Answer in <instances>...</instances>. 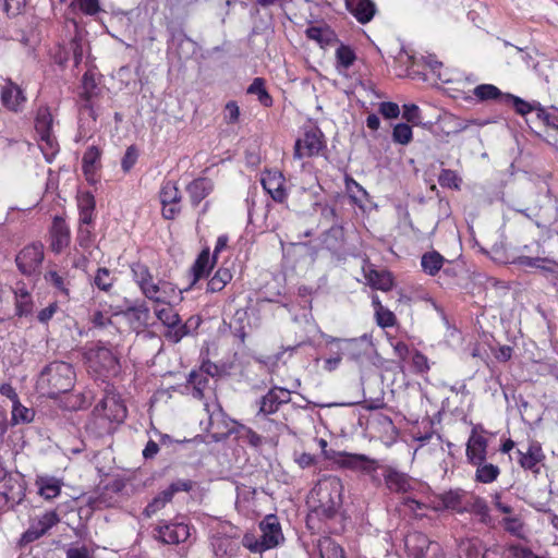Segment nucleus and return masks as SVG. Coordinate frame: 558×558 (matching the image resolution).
Instances as JSON below:
<instances>
[{
    "mask_svg": "<svg viewBox=\"0 0 558 558\" xmlns=\"http://www.w3.org/2000/svg\"><path fill=\"white\" fill-rule=\"evenodd\" d=\"M12 423L14 425L28 424L34 421L35 410L23 405L20 400L12 404Z\"/></svg>",
    "mask_w": 558,
    "mask_h": 558,
    "instance_id": "nucleus-45",
    "label": "nucleus"
},
{
    "mask_svg": "<svg viewBox=\"0 0 558 558\" xmlns=\"http://www.w3.org/2000/svg\"><path fill=\"white\" fill-rule=\"evenodd\" d=\"M326 343H338L344 357L353 361H360L373 351V343L371 337L367 335L353 339H339L328 336Z\"/></svg>",
    "mask_w": 558,
    "mask_h": 558,
    "instance_id": "nucleus-12",
    "label": "nucleus"
},
{
    "mask_svg": "<svg viewBox=\"0 0 558 558\" xmlns=\"http://www.w3.org/2000/svg\"><path fill=\"white\" fill-rule=\"evenodd\" d=\"M473 94L480 101L499 100L505 104V94L493 84H480L473 89Z\"/></svg>",
    "mask_w": 558,
    "mask_h": 558,
    "instance_id": "nucleus-39",
    "label": "nucleus"
},
{
    "mask_svg": "<svg viewBox=\"0 0 558 558\" xmlns=\"http://www.w3.org/2000/svg\"><path fill=\"white\" fill-rule=\"evenodd\" d=\"M100 106L96 100H81L78 108V131L75 142H84L93 136L97 130V118Z\"/></svg>",
    "mask_w": 558,
    "mask_h": 558,
    "instance_id": "nucleus-8",
    "label": "nucleus"
},
{
    "mask_svg": "<svg viewBox=\"0 0 558 558\" xmlns=\"http://www.w3.org/2000/svg\"><path fill=\"white\" fill-rule=\"evenodd\" d=\"M75 381V373L71 364L54 361L39 373L36 389L44 396L57 398L60 393L70 391Z\"/></svg>",
    "mask_w": 558,
    "mask_h": 558,
    "instance_id": "nucleus-2",
    "label": "nucleus"
},
{
    "mask_svg": "<svg viewBox=\"0 0 558 558\" xmlns=\"http://www.w3.org/2000/svg\"><path fill=\"white\" fill-rule=\"evenodd\" d=\"M472 465L475 468L474 481L481 484H490L495 482L500 474L499 466L487 462V460Z\"/></svg>",
    "mask_w": 558,
    "mask_h": 558,
    "instance_id": "nucleus-33",
    "label": "nucleus"
},
{
    "mask_svg": "<svg viewBox=\"0 0 558 558\" xmlns=\"http://www.w3.org/2000/svg\"><path fill=\"white\" fill-rule=\"evenodd\" d=\"M317 549L320 558H344L342 547L328 536L318 541Z\"/></svg>",
    "mask_w": 558,
    "mask_h": 558,
    "instance_id": "nucleus-37",
    "label": "nucleus"
},
{
    "mask_svg": "<svg viewBox=\"0 0 558 558\" xmlns=\"http://www.w3.org/2000/svg\"><path fill=\"white\" fill-rule=\"evenodd\" d=\"M114 276L111 274V271L108 268L101 267L98 268L96 276L94 278V284L101 291L108 292L113 283H114Z\"/></svg>",
    "mask_w": 558,
    "mask_h": 558,
    "instance_id": "nucleus-51",
    "label": "nucleus"
},
{
    "mask_svg": "<svg viewBox=\"0 0 558 558\" xmlns=\"http://www.w3.org/2000/svg\"><path fill=\"white\" fill-rule=\"evenodd\" d=\"M466 508V512L481 517L482 521H485L489 517V509L486 500L472 493L470 494Z\"/></svg>",
    "mask_w": 558,
    "mask_h": 558,
    "instance_id": "nucleus-48",
    "label": "nucleus"
},
{
    "mask_svg": "<svg viewBox=\"0 0 558 558\" xmlns=\"http://www.w3.org/2000/svg\"><path fill=\"white\" fill-rule=\"evenodd\" d=\"M505 104H512L515 112L520 116H526L532 111L538 113V109L543 108V106L538 101L527 102L522 98L514 96L512 94H505Z\"/></svg>",
    "mask_w": 558,
    "mask_h": 558,
    "instance_id": "nucleus-40",
    "label": "nucleus"
},
{
    "mask_svg": "<svg viewBox=\"0 0 558 558\" xmlns=\"http://www.w3.org/2000/svg\"><path fill=\"white\" fill-rule=\"evenodd\" d=\"M133 279L138 286L142 294L156 304L170 305L180 299L181 291L166 280H155L149 268L142 263H135L131 267Z\"/></svg>",
    "mask_w": 558,
    "mask_h": 558,
    "instance_id": "nucleus-1",
    "label": "nucleus"
},
{
    "mask_svg": "<svg viewBox=\"0 0 558 558\" xmlns=\"http://www.w3.org/2000/svg\"><path fill=\"white\" fill-rule=\"evenodd\" d=\"M445 258L436 251L423 254L421 258V266L425 274L436 276L444 266Z\"/></svg>",
    "mask_w": 558,
    "mask_h": 558,
    "instance_id": "nucleus-36",
    "label": "nucleus"
},
{
    "mask_svg": "<svg viewBox=\"0 0 558 558\" xmlns=\"http://www.w3.org/2000/svg\"><path fill=\"white\" fill-rule=\"evenodd\" d=\"M78 9L88 16H94L101 11L99 0H76Z\"/></svg>",
    "mask_w": 558,
    "mask_h": 558,
    "instance_id": "nucleus-62",
    "label": "nucleus"
},
{
    "mask_svg": "<svg viewBox=\"0 0 558 558\" xmlns=\"http://www.w3.org/2000/svg\"><path fill=\"white\" fill-rule=\"evenodd\" d=\"M412 129L405 123H398L392 131V140L395 143L407 145L412 140Z\"/></svg>",
    "mask_w": 558,
    "mask_h": 558,
    "instance_id": "nucleus-55",
    "label": "nucleus"
},
{
    "mask_svg": "<svg viewBox=\"0 0 558 558\" xmlns=\"http://www.w3.org/2000/svg\"><path fill=\"white\" fill-rule=\"evenodd\" d=\"M330 352V356L325 359L324 361V369L328 372H332L340 365V362L344 354L342 350H340V345L338 343H327Z\"/></svg>",
    "mask_w": 558,
    "mask_h": 558,
    "instance_id": "nucleus-53",
    "label": "nucleus"
},
{
    "mask_svg": "<svg viewBox=\"0 0 558 558\" xmlns=\"http://www.w3.org/2000/svg\"><path fill=\"white\" fill-rule=\"evenodd\" d=\"M213 190L214 183L208 178H197L186 186V192L193 206L199 205V203L207 197Z\"/></svg>",
    "mask_w": 558,
    "mask_h": 558,
    "instance_id": "nucleus-30",
    "label": "nucleus"
},
{
    "mask_svg": "<svg viewBox=\"0 0 558 558\" xmlns=\"http://www.w3.org/2000/svg\"><path fill=\"white\" fill-rule=\"evenodd\" d=\"M333 462L341 469L361 472L371 476L373 482H379L376 472L379 470L380 463L366 454L339 451L335 454Z\"/></svg>",
    "mask_w": 558,
    "mask_h": 558,
    "instance_id": "nucleus-6",
    "label": "nucleus"
},
{
    "mask_svg": "<svg viewBox=\"0 0 558 558\" xmlns=\"http://www.w3.org/2000/svg\"><path fill=\"white\" fill-rule=\"evenodd\" d=\"M291 400V391L281 387L271 388L258 401V411L256 418L268 416L276 413L280 405L289 403Z\"/></svg>",
    "mask_w": 558,
    "mask_h": 558,
    "instance_id": "nucleus-16",
    "label": "nucleus"
},
{
    "mask_svg": "<svg viewBox=\"0 0 558 558\" xmlns=\"http://www.w3.org/2000/svg\"><path fill=\"white\" fill-rule=\"evenodd\" d=\"M208 375L204 371H192L187 378V388H192V396L195 399H202L204 391L209 384Z\"/></svg>",
    "mask_w": 558,
    "mask_h": 558,
    "instance_id": "nucleus-35",
    "label": "nucleus"
},
{
    "mask_svg": "<svg viewBox=\"0 0 558 558\" xmlns=\"http://www.w3.org/2000/svg\"><path fill=\"white\" fill-rule=\"evenodd\" d=\"M114 423H112L104 413H100L95 407L93 416L87 423V432L96 437L110 435L114 430Z\"/></svg>",
    "mask_w": 558,
    "mask_h": 558,
    "instance_id": "nucleus-31",
    "label": "nucleus"
},
{
    "mask_svg": "<svg viewBox=\"0 0 558 558\" xmlns=\"http://www.w3.org/2000/svg\"><path fill=\"white\" fill-rule=\"evenodd\" d=\"M11 291L12 318L23 319L33 317L35 303L32 289L25 282L19 281L11 287Z\"/></svg>",
    "mask_w": 558,
    "mask_h": 558,
    "instance_id": "nucleus-10",
    "label": "nucleus"
},
{
    "mask_svg": "<svg viewBox=\"0 0 558 558\" xmlns=\"http://www.w3.org/2000/svg\"><path fill=\"white\" fill-rule=\"evenodd\" d=\"M45 279L47 282H49L54 289L59 291L63 296L69 298L70 296V280L68 279L66 275H61L56 270H49L45 275Z\"/></svg>",
    "mask_w": 558,
    "mask_h": 558,
    "instance_id": "nucleus-46",
    "label": "nucleus"
},
{
    "mask_svg": "<svg viewBox=\"0 0 558 558\" xmlns=\"http://www.w3.org/2000/svg\"><path fill=\"white\" fill-rule=\"evenodd\" d=\"M39 495L46 500L58 497L61 493L62 482L52 476L39 477L36 482Z\"/></svg>",
    "mask_w": 558,
    "mask_h": 558,
    "instance_id": "nucleus-34",
    "label": "nucleus"
},
{
    "mask_svg": "<svg viewBox=\"0 0 558 558\" xmlns=\"http://www.w3.org/2000/svg\"><path fill=\"white\" fill-rule=\"evenodd\" d=\"M96 408L114 424L122 423L126 417L125 405L119 397L112 393H107Z\"/></svg>",
    "mask_w": 558,
    "mask_h": 558,
    "instance_id": "nucleus-24",
    "label": "nucleus"
},
{
    "mask_svg": "<svg viewBox=\"0 0 558 558\" xmlns=\"http://www.w3.org/2000/svg\"><path fill=\"white\" fill-rule=\"evenodd\" d=\"M213 265L210 262V256L208 251H203L194 263L193 266V275H194V282L199 280L201 278L207 276L209 274V270L211 269Z\"/></svg>",
    "mask_w": 558,
    "mask_h": 558,
    "instance_id": "nucleus-50",
    "label": "nucleus"
},
{
    "mask_svg": "<svg viewBox=\"0 0 558 558\" xmlns=\"http://www.w3.org/2000/svg\"><path fill=\"white\" fill-rule=\"evenodd\" d=\"M518 462L524 470H530L534 473L539 472L538 464L545 459L542 446L539 442L532 440L529 442L525 450L518 449Z\"/></svg>",
    "mask_w": 558,
    "mask_h": 558,
    "instance_id": "nucleus-25",
    "label": "nucleus"
},
{
    "mask_svg": "<svg viewBox=\"0 0 558 558\" xmlns=\"http://www.w3.org/2000/svg\"><path fill=\"white\" fill-rule=\"evenodd\" d=\"M377 324L383 327H392L396 323L395 314L384 306H379L375 312Z\"/></svg>",
    "mask_w": 558,
    "mask_h": 558,
    "instance_id": "nucleus-60",
    "label": "nucleus"
},
{
    "mask_svg": "<svg viewBox=\"0 0 558 558\" xmlns=\"http://www.w3.org/2000/svg\"><path fill=\"white\" fill-rule=\"evenodd\" d=\"M404 545L412 558H440L441 548L421 532H413L405 536Z\"/></svg>",
    "mask_w": 558,
    "mask_h": 558,
    "instance_id": "nucleus-9",
    "label": "nucleus"
},
{
    "mask_svg": "<svg viewBox=\"0 0 558 558\" xmlns=\"http://www.w3.org/2000/svg\"><path fill=\"white\" fill-rule=\"evenodd\" d=\"M348 11L362 24L368 23L376 13L372 0H345Z\"/></svg>",
    "mask_w": 558,
    "mask_h": 558,
    "instance_id": "nucleus-29",
    "label": "nucleus"
},
{
    "mask_svg": "<svg viewBox=\"0 0 558 558\" xmlns=\"http://www.w3.org/2000/svg\"><path fill=\"white\" fill-rule=\"evenodd\" d=\"M98 94L99 88L97 87L94 72H85L82 78V92L80 94V99L96 100Z\"/></svg>",
    "mask_w": 558,
    "mask_h": 558,
    "instance_id": "nucleus-43",
    "label": "nucleus"
},
{
    "mask_svg": "<svg viewBox=\"0 0 558 558\" xmlns=\"http://www.w3.org/2000/svg\"><path fill=\"white\" fill-rule=\"evenodd\" d=\"M470 494L471 493L462 488H454L440 494L438 498L442 509L451 510L457 513H465Z\"/></svg>",
    "mask_w": 558,
    "mask_h": 558,
    "instance_id": "nucleus-28",
    "label": "nucleus"
},
{
    "mask_svg": "<svg viewBox=\"0 0 558 558\" xmlns=\"http://www.w3.org/2000/svg\"><path fill=\"white\" fill-rule=\"evenodd\" d=\"M379 470L381 471L385 486L391 493L409 494L429 490L427 485L412 478L392 465L380 464Z\"/></svg>",
    "mask_w": 558,
    "mask_h": 558,
    "instance_id": "nucleus-5",
    "label": "nucleus"
},
{
    "mask_svg": "<svg viewBox=\"0 0 558 558\" xmlns=\"http://www.w3.org/2000/svg\"><path fill=\"white\" fill-rule=\"evenodd\" d=\"M12 319L11 287L0 286V322Z\"/></svg>",
    "mask_w": 558,
    "mask_h": 558,
    "instance_id": "nucleus-49",
    "label": "nucleus"
},
{
    "mask_svg": "<svg viewBox=\"0 0 558 558\" xmlns=\"http://www.w3.org/2000/svg\"><path fill=\"white\" fill-rule=\"evenodd\" d=\"M162 204V216L166 219H174L180 213L181 194L177 184L172 181H165L159 193Z\"/></svg>",
    "mask_w": 558,
    "mask_h": 558,
    "instance_id": "nucleus-18",
    "label": "nucleus"
},
{
    "mask_svg": "<svg viewBox=\"0 0 558 558\" xmlns=\"http://www.w3.org/2000/svg\"><path fill=\"white\" fill-rule=\"evenodd\" d=\"M101 151L97 146L86 149L82 158V168L87 179L93 175L99 165Z\"/></svg>",
    "mask_w": 558,
    "mask_h": 558,
    "instance_id": "nucleus-41",
    "label": "nucleus"
},
{
    "mask_svg": "<svg viewBox=\"0 0 558 558\" xmlns=\"http://www.w3.org/2000/svg\"><path fill=\"white\" fill-rule=\"evenodd\" d=\"M345 187L355 204L361 205L366 199L367 192L353 179L345 180Z\"/></svg>",
    "mask_w": 558,
    "mask_h": 558,
    "instance_id": "nucleus-56",
    "label": "nucleus"
},
{
    "mask_svg": "<svg viewBox=\"0 0 558 558\" xmlns=\"http://www.w3.org/2000/svg\"><path fill=\"white\" fill-rule=\"evenodd\" d=\"M66 558H93V551L85 545L72 546L66 550Z\"/></svg>",
    "mask_w": 558,
    "mask_h": 558,
    "instance_id": "nucleus-64",
    "label": "nucleus"
},
{
    "mask_svg": "<svg viewBox=\"0 0 558 558\" xmlns=\"http://www.w3.org/2000/svg\"><path fill=\"white\" fill-rule=\"evenodd\" d=\"M60 522L56 511H47L29 521L28 529L21 536V544L26 545L43 537L50 529Z\"/></svg>",
    "mask_w": 558,
    "mask_h": 558,
    "instance_id": "nucleus-13",
    "label": "nucleus"
},
{
    "mask_svg": "<svg viewBox=\"0 0 558 558\" xmlns=\"http://www.w3.org/2000/svg\"><path fill=\"white\" fill-rule=\"evenodd\" d=\"M196 483L189 478H179L173 481L166 490L173 498L174 494L180 492L189 493L195 487Z\"/></svg>",
    "mask_w": 558,
    "mask_h": 558,
    "instance_id": "nucleus-57",
    "label": "nucleus"
},
{
    "mask_svg": "<svg viewBox=\"0 0 558 558\" xmlns=\"http://www.w3.org/2000/svg\"><path fill=\"white\" fill-rule=\"evenodd\" d=\"M44 257V245L41 243H32L19 252L15 263L17 269L23 275L32 276L39 272Z\"/></svg>",
    "mask_w": 558,
    "mask_h": 558,
    "instance_id": "nucleus-11",
    "label": "nucleus"
},
{
    "mask_svg": "<svg viewBox=\"0 0 558 558\" xmlns=\"http://www.w3.org/2000/svg\"><path fill=\"white\" fill-rule=\"evenodd\" d=\"M154 313L158 320L168 328L165 333L166 338L174 343H178L186 335H189V328L185 324L181 323L179 314L170 305L155 306Z\"/></svg>",
    "mask_w": 558,
    "mask_h": 558,
    "instance_id": "nucleus-7",
    "label": "nucleus"
},
{
    "mask_svg": "<svg viewBox=\"0 0 558 558\" xmlns=\"http://www.w3.org/2000/svg\"><path fill=\"white\" fill-rule=\"evenodd\" d=\"M341 484L332 478L319 483L311 492L310 504L312 514L320 520H328L336 515L341 504Z\"/></svg>",
    "mask_w": 558,
    "mask_h": 558,
    "instance_id": "nucleus-3",
    "label": "nucleus"
},
{
    "mask_svg": "<svg viewBox=\"0 0 558 558\" xmlns=\"http://www.w3.org/2000/svg\"><path fill=\"white\" fill-rule=\"evenodd\" d=\"M27 0H0L3 10L9 16H15L25 8Z\"/></svg>",
    "mask_w": 558,
    "mask_h": 558,
    "instance_id": "nucleus-61",
    "label": "nucleus"
},
{
    "mask_svg": "<svg viewBox=\"0 0 558 558\" xmlns=\"http://www.w3.org/2000/svg\"><path fill=\"white\" fill-rule=\"evenodd\" d=\"M130 327L137 333L150 325V310L145 302H136L121 312Z\"/></svg>",
    "mask_w": 558,
    "mask_h": 558,
    "instance_id": "nucleus-20",
    "label": "nucleus"
},
{
    "mask_svg": "<svg viewBox=\"0 0 558 558\" xmlns=\"http://www.w3.org/2000/svg\"><path fill=\"white\" fill-rule=\"evenodd\" d=\"M368 283L377 290L389 291L392 289L393 280L390 272L385 270H369L366 276Z\"/></svg>",
    "mask_w": 558,
    "mask_h": 558,
    "instance_id": "nucleus-38",
    "label": "nucleus"
},
{
    "mask_svg": "<svg viewBox=\"0 0 558 558\" xmlns=\"http://www.w3.org/2000/svg\"><path fill=\"white\" fill-rule=\"evenodd\" d=\"M93 359L105 372L117 374L119 371L118 359L111 349L99 345L93 352Z\"/></svg>",
    "mask_w": 558,
    "mask_h": 558,
    "instance_id": "nucleus-32",
    "label": "nucleus"
},
{
    "mask_svg": "<svg viewBox=\"0 0 558 558\" xmlns=\"http://www.w3.org/2000/svg\"><path fill=\"white\" fill-rule=\"evenodd\" d=\"M266 82L262 77H255L247 87V94L255 95L259 104L264 107L272 106V98L266 89Z\"/></svg>",
    "mask_w": 558,
    "mask_h": 558,
    "instance_id": "nucleus-42",
    "label": "nucleus"
},
{
    "mask_svg": "<svg viewBox=\"0 0 558 558\" xmlns=\"http://www.w3.org/2000/svg\"><path fill=\"white\" fill-rule=\"evenodd\" d=\"M0 495H2L5 502L11 507L21 504L25 497L23 481L12 476H4L0 481Z\"/></svg>",
    "mask_w": 558,
    "mask_h": 558,
    "instance_id": "nucleus-26",
    "label": "nucleus"
},
{
    "mask_svg": "<svg viewBox=\"0 0 558 558\" xmlns=\"http://www.w3.org/2000/svg\"><path fill=\"white\" fill-rule=\"evenodd\" d=\"M487 438L477 432V427H474L466 442L465 456L468 462L472 465L487 460Z\"/></svg>",
    "mask_w": 558,
    "mask_h": 558,
    "instance_id": "nucleus-23",
    "label": "nucleus"
},
{
    "mask_svg": "<svg viewBox=\"0 0 558 558\" xmlns=\"http://www.w3.org/2000/svg\"><path fill=\"white\" fill-rule=\"evenodd\" d=\"M0 100L2 106L12 112H22L27 98L20 85L11 78H5L0 84Z\"/></svg>",
    "mask_w": 558,
    "mask_h": 558,
    "instance_id": "nucleus-14",
    "label": "nucleus"
},
{
    "mask_svg": "<svg viewBox=\"0 0 558 558\" xmlns=\"http://www.w3.org/2000/svg\"><path fill=\"white\" fill-rule=\"evenodd\" d=\"M337 69L340 73L348 70L356 60L354 50L341 44L336 50Z\"/></svg>",
    "mask_w": 558,
    "mask_h": 558,
    "instance_id": "nucleus-44",
    "label": "nucleus"
},
{
    "mask_svg": "<svg viewBox=\"0 0 558 558\" xmlns=\"http://www.w3.org/2000/svg\"><path fill=\"white\" fill-rule=\"evenodd\" d=\"M172 500L171 496L166 489L161 490L145 508L144 513L146 517H151L160 509H162L168 502Z\"/></svg>",
    "mask_w": 558,
    "mask_h": 558,
    "instance_id": "nucleus-52",
    "label": "nucleus"
},
{
    "mask_svg": "<svg viewBox=\"0 0 558 558\" xmlns=\"http://www.w3.org/2000/svg\"><path fill=\"white\" fill-rule=\"evenodd\" d=\"M259 529L262 532L260 541L266 550L271 549L280 544L283 539V534L279 520L276 515H267L260 523Z\"/></svg>",
    "mask_w": 558,
    "mask_h": 558,
    "instance_id": "nucleus-22",
    "label": "nucleus"
},
{
    "mask_svg": "<svg viewBox=\"0 0 558 558\" xmlns=\"http://www.w3.org/2000/svg\"><path fill=\"white\" fill-rule=\"evenodd\" d=\"M260 183L264 190L277 203H283L288 198L286 178L278 170H266L262 174Z\"/></svg>",
    "mask_w": 558,
    "mask_h": 558,
    "instance_id": "nucleus-17",
    "label": "nucleus"
},
{
    "mask_svg": "<svg viewBox=\"0 0 558 558\" xmlns=\"http://www.w3.org/2000/svg\"><path fill=\"white\" fill-rule=\"evenodd\" d=\"M460 550L468 558H477L481 554L478 542L474 539H468L461 543Z\"/></svg>",
    "mask_w": 558,
    "mask_h": 558,
    "instance_id": "nucleus-63",
    "label": "nucleus"
},
{
    "mask_svg": "<svg viewBox=\"0 0 558 558\" xmlns=\"http://www.w3.org/2000/svg\"><path fill=\"white\" fill-rule=\"evenodd\" d=\"M438 183L442 187L459 190L461 184V178L453 170L442 169L438 177Z\"/></svg>",
    "mask_w": 558,
    "mask_h": 558,
    "instance_id": "nucleus-54",
    "label": "nucleus"
},
{
    "mask_svg": "<svg viewBox=\"0 0 558 558\" xmlns=\"http://www.w3.org/2000/svg\"><path fill=\"white\" fill-rule=\"evenodd\" d=\"M242 546L246 547L252 553H263L265 547L260 541V536L257 537L254 534L246 533L242 539H240Z\"/></svg>",
    "mask_w": 558,
    "mask_h": 558,
    "instance_id": "nucleus-59",
    "label": "nucleus"
},
{
    "mask_svg": "<svg viewBox=\"0 0 558 558\" xmlns=\"http://www.w3.org/2000/svg\"><path fill=\"white\" fill-rule=\"evenodd\" d=\"M191 530L192 527L185 522H169L159 525L157 532L162 543L177 545L189 539Z\"/></svg>",
    "mask_w": 558,
    "mask_h": 558,
    "instance_id": "nucleus-19",
    "label": "nucleus"
},
{
    "mask_svg": "<svg viewBox=\"0 0 558 558\" xmlns=\"http://www.w3.org/2000/svg\"><path fill=\"white\" fill-rule=\"evenodd\" d=\"M210 544L216 558H234L241 549L240 537L235 533L218 531L213 534Z\"/></svg>",
    "mask_w": 558,
    "mask_h": 558,
    "instance_id": "nucleus-15",
    "label": "nucleus"
},
{
    "mask_svg": "<svg viewBox=\"0 0 558 558\" xmlns=\"http://www.w3.org/2000/svg\"><path fill=\"white\" fill-rule=\"evenodd\" d=\"M521 266L539 269L543 274L548 267L550 259L542 257L521 256L518 260Z\"/></svg>",
    "mask_w": 558,
    "mask_h": 558,
    "instance_id": "nucleus-58",
    "label": "nucleus"
},
{
    "mask_svg": "<svg viewBox=\"0 0 558 558\" xmlns=\"http://www.w3.org/2000/svg\"><path fill=\"white\" fill-rule=\"evenodd\" d=\"M53 117L49 107L39 106L35 116V130L38 134V147L47 162H52L59 153V143L52 130Z\"/></svg>",
    "mask_w": 558,
    "mask_h": 558,
    "instance_id": "nucleus-4",
    "label": "nucleus"
},
{
    "mask_svg": "<svg viewBox=\"0 0 558 558\" xmlns=\"http://www.w3.org/2000/svg\"><path fill=\"white\" fill-rule=\"evenodd\" d=\"M71 240L70 228L61 217H54L50 229V248L59 254L69 246Z\"/></svg>",
    "mask_w": 558,
    "mask_h": 558,
    "instance_id": "nucleus-27",
    "label": "nucleus"
},
{
    "mask_svg": "<svg viewBox=\"0 0 558 558\" xmlns=\"http://www.w3.org/2000/svg\"><path fill=\"white\" fill-rule=\"evenodd\" d=\"M323 134L319 130H310L305 132L302 138H299L294 145V157L302 159L317 155L323 148Z\"/></svg>",
    "mask_w": 558,
    "mask_h": 558,
    "instance_id": "nucleus-21",
    "label": "nucleus"
},
{
    "mask_svg": "<svg viewBox=\"0 0 558 558\" xmlns=\"http://www.w3.org/2000/svg\"><path fill=\"white\" fill-rule=\"evenodd\" d=\"M232 279V274L228 268H219L216 274L209 279L207 290L210 292L221 291L228 282Z\"/></svg>",
    "mask_w": 558,
    "mask_h": 558,
    "instance_id": "nucleus-47",
    "label": "nucleus"
}]
</instances>
